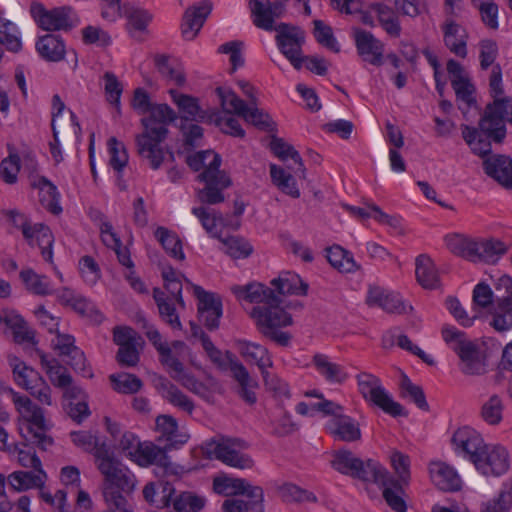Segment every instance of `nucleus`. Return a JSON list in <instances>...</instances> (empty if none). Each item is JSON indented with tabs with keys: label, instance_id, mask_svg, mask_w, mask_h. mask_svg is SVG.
Listing matches in <instances>:
<instances>
[{
	"label": "nucleus",
	"instance_id": "f257e3e1",
	"mask_svg": "<svg viewBox=\"0 0 512 512\" xmlns=\"http://www.w3.org/2000/svg\"><path fill=\"white\" fill-rule=\"evenodd\" d=\"M490 93L494 98L487 104L479 121V128L462 125V136L471 150L485 156L491 152V141L502 143L506 137L505 122L512 124V98L503 95L502 71L499 65L493 67L490 75Z\"/></svg>",
	"mask_w": 512,
	"mask_h": 512
},
{
	"label": "nucleus",
	"instance_id": "f03ea898",
	"mask_svg": "<svg viewBox=\"0 0 512 512\" xmlns=\"http://www.w3.org/2000/svg\"><path fill=\"white\" fill-rule=\"evenodd\" d=\"M96 465L103 475L101 493L106 505L105 512H134L125 494L135 489V475L114 458L111 450L100 448Z\"/></svg>",
	"mask_w": 512,
	"mask_h": 512
},
{
	"label": "nucleus",
	"instance_id": "7ed1b4c3",
	"mask_svg": "<svg viewBox=\"0 0 512 512\" xmlns=\"http://www.w3.org/2000/svg\"><path fill=\"white\" fill-rule=\"evenodd\" d=\"M18 418V429L22 438L29 443L47 450L53 444V439L47 434L50 423L45 418L44 410L33 402L27 395L14 389L9 390Z\"/></svg>",
	"mask_w": 512,
	"mask_h": 512
},
{
	"label": "nucleus",
	"instance_id": "20e7f679",
	"mask_svg": "<svg viewBox=\"0 0 512 512\" xmlns=\"http://www.w3.org/2000/svg\"><path fill=\"white\" fill-rule=\"evenodd\" d=\"M441 333L445 343L459 357L462 373L482 375L486 372V356L476 342L468 339L464 332L454 326H443Z\"/></svg>",
	"mask_w": 512,
	"mask_h": 512
},
{
	"label": "nucleus",
	"instance_id": "39448f33",
	"mask_svg": "<svg viewBox=\"0 0 512 512\" xmlns=\"http://www.w3.org/2000/svg\"><path fill=\"white\" fill-rule=\"evenodd\" d=\"M15 384L29 392L39 403L47 406L53 404L51 388L34 368L28 366L15 355L7 356Z\"/></svg>",
	"mask_w": 512,
	"mask_h": 512
},
{
	"label": "nucleus",
	"instance_id": "423d86ee",
	"mask_svg": "<svg viewBox=\"0 0 512 512\" xmlns=\"http://www.w3.org/2000/svg\"><path fill=\"white\" fill-rule=\"evenodd\" d=\"M247 448L245 441L237 438H213L205 442L204 453L210 459H216L222 463L239 469L251 468L253 460L241 451Z\"/></svg>",
	"mask_w": 512,
	"mask_h": 512
},
{
	"label": "nucleus",
	"instance_id": "0eeeda50",
	"mask_svg": "<svg viewBox=\"0 0 512 512\" xmlns=\"http://www.w3.org/2000/svg\"><path fill=\"white\" fill-rule=\"evenodd\" d=\"M335 470L365 482L385 481V468L375 460L362 461L347 450L338 451L332 461Z\"/></svg>",
	"mask_w": 512,
	"mask_h": 512
},
{
	"label": "nucleus",
	"instance_id": "6e6552de",
	"mask_svg": "<svg viewBox=\"0 0 512 512\" xmlns=\"http://www.w3.org/2000/svg\"><path fill=\"white\" fill-rule=\"evenodd\" d=\"M10 223L22 231L23 237L30 246L37 245L46 262L53 263L52 245L54 238L50 228L42 223L32 224L29 219L17 210L5 212Z\"/></svg>",
	"mask_w": 512,
	"mask_h": 512
},
{
	"label": "nucleus",
	"instance_id": "1a4fd4ad",
	"mask_svg": "<svg viewBox=\"0 0 512 512\" xmlns=\"http://www.w3.org/2000/svg\"><path fill=\"white\" fill-rule=\"evenodd\" d=\"M356 380L358 390L366 401L394 417L402 414L401 404L392 399L377 376L368 372H361L357 374Z\"/></svg>",
	"mask_w": 512,
	"mask_h": 512
},
{
	"label": "nucleus",
	"instance_id": "9d476101",
	"mask_svg": "<svg viewBox=\"0 0 512 512\" xmlns=\"http://www.w3.org/2000/svg\"><path fill=\"white\" fill-rule=\"evenodd\" d=\"M168 134L167 128L146 124L144 131L137 135L136 145L138 154L149 161L150 167L157 170L164 161V149L162 143Z\"/></svg>",
	"mask_w": 512,
	"mask_h": 512
},
{
	"label": "nucleus",
	"instance_id": "9b49d317",
	"mask_svg": "<svg viewBox=\"0 0 512 512\" xmlns=\"http://www.w3.org/2000/svg\"><path fill=\"white\" fill-rule=\"evenodd\" d=\"M31 14L37 25L45 31H67L79 22L75 12L67 6L46 9L42 4H33Z\"/></svg>",
	"mask_w": 512,
	"mask_h": 512
},
{
	"label": "nucleus",
	"instance_id": "f8f14e48",
	"mask_svg": "<svg viewBox=\"0 0 512 512\" xmlns=\"http://www.w3.org/2000/svg\"><path fill=\"white\" fill-rule=\"evenodd\" d=\"M191 286L197 299L198 320L208 330L218 329L223 314L221 297L213 292L204 290L201 286L186 281Z\"/></svg>",
	"mask_w": 512,
	"mask_h": 512
},
{
	"label": "nucleus",
	"instance_id": "ddd939ff",
	"mask_svg": "<svg viewBox=\"0 0 512 512\" xmlns=\"http://www.w3.org/2000/svg\"><path fill=\"white\" fill-rule=\"evenodd\" d=\"M275 30L277 31L276 43L279 50L295 69H301L304 62V57H302V46L305 42L304 31L285 23L278 25Z\"/></svg>",
	"mask_w": 512,
	"mask_h": 512
},
{
	"label": "nucleus",
	"instance_id": "4468645a",
	"mask_svg": "<svg viewBox=\"0 0 512 512\" xmlns=\"http://www.w3.org/2000/svg\"><path fill=\"white\" fill-rule=\"evenodd\" d=\"M251 317L264 335H267L270 330L292 324V317L281 307V299L276 294L275 301L272 303L254 307Z\"/></svg>",
	"mask_w": 512,
	"mask_h": 512
},
{
	"label": "nucleus",
	"instance_id": "2eb2a0df",
	"mask_svg": "<svg viewBox=\"0 0 512 512\" xmlns=\"http://www.w3.org/2000/svg\"><path fill=\"white\" fill-rule=\"evenodd\" d=\"M214 490L218 494L229 495H246L251 499V509L256 512H263L264 492L260 486H253L249 482L240 478H215Z\"/></svg>",
	"mask_w": 512,
	"mask_h": 512
},
{
	"label": "nucleus",
	"instance_id": "dca6fc26",
	"mask_svg": "<svg viewBox=\"0 0 512 512\" xmlns=\"http://www.w3.org/2000/svg\"><path fill=\"white\" fill-rule=\"evenodd\" d=\"M114 342L119 346L117 361L121 366L134 367L140 360L139 349L143 340L130 327H116L113 332Z\"/></svg>",
	"mask_w": 512,
	"mask_h": 512
},
{
	"label": "nucleus",
	"instance_id": "f3484780",
	"mask_svg": "<svg viewBox=\"0 0 512 512\" xmlns=\"http://www.w3.org/2000/svg\"><path fill=\"white\" fill-rule=\"evenodd\" d=\"M199 182L204 183V187L196 192L197 199L202 204L215 205L225 200L223 191L231 186L232 181L225 171H219L211 174L200 173L197 176Z\"/></svg>",
	"mask_w": 512,
	"mask_h": 512
},
{
	"label": "nucleus",
	"instance_id": "a211bd4d",
	"mask_svg": "<svg viewBox=\"0 0 512 512\" xmlns=\"http://www.w3.org/2000/svg\"><path fill=\"white\" fill-rule=\"evenodd\" d=\"M451 443L454 452L472 463L483 454L486 444L475 429L469 426L458 428L452 435Z\"/></svg>",
	"mask_w": 512,
	"mask_h": 512
},
{
	"label": "nucleus",
	"instance_id": "6ab92c4d",
	"mask_svg": "<svg viewBox=\"0 0 512 512\" xmlns=\"http://www.w3.org/2000/svg\"><path fill=\"white\" fill-rule=\"evenodd\" d=\"M473 464L481 474L498 477L509 470V453L503 446L486 445L483 454L474 460Z\"/></svg>",
	"mask_w": 512,
	"mask_h": 512
},
{
	"label": "nucleus",
	"instance_id": "aec40b11",
	"mask_svg": "<svg viewBox=\"0 0 512 512\" xmlns=\"http://www.w3.org/2000/svg\"><path fill=\"white\" fill-rule=\"evenodd\" d=\"M211 10L212 3L208 0H203L186 9L181 23L184 39L193 40L198 35Z\"/></svg>",
	"mask_w": 512,
	"mask_h": 512
},
{
	"label": "nucleus",
	"instance_id": "412c9836",
	"mask_svg": "<svg viewBox=\"0 0 512 512\" xmlns=\"http://www.w3.org/2000/svg\"><path fill=\"white\" fill-rule=\"evenodd\" d=\"M41 365L48 375L51 383L64 390V397L75 398L81 393L79 387L72 385V377L67 369L56 359L41 355Z\"/></svg>",
	"mask_w": 512,
	"mask_h": 512
},
{
	"label": "nucleus",
	"instance_id": "4be33fe9",
	"mask_svg": "<svg viewBox=\"0 0 512 512\" xmlns=\"http://www.w3.org/2000/svg\"><path fill=\"white\" fill-rule=\"evenodd\" d=\"M354 38L358 54L364 61L375 66H380L383 63L384 45L372 33L354 29Z\"/></svg>",
	"mask_w": 512,
	"mask_h": 512
},
{
	"label": "nucleus",
	"instance_id": "5701e85b",
	"mask_svg": "<svg viewBox=\"0 0 512 512\" xmlns=\"http://www.w3.org/2000/svg\"><path fill=\"white\" fill-rule=\"evenodd\" d=\"M131 461L142 467L157 465L163 467L165 471L173 472L172 462L166 453V449L150 441L140 442Z\"/></svg>",
	"mask_w": 512,
	"mask_h": 512
},
{
	"label": "nucleus",
	"instance_id": "b1692460",
	"mask_svg": "<svg viewBox=\"0 0 512 512\" xmlns=\"http://www.w3.org/2000/svg\"><path fill=\"white\" fill-rule=\"evenodd\" d=\"M157 440L165 442V449L175 448L188 442L189 435L178 429L176 419L170 415H160L155 421Z\"/></svg>",
	"mask_w": 512,
	"mask_h": 512
},
{
	"label": "nucleus",
	"instance_id": "393cba45",
	"mask_svg": "<svg viewBox=\"0 0 512 512\" xmlns=\"http://www.w3.org/2000/svg\"><path fill=\"white\" fill-rule=\"evenodd\" d=\"M447 72L451 78V85L456 93L457 99L471 106L475 103L474 86L466 77L461 64L453 59L447 62Z\"/></svg>",
	"mask_w": 512,
	"mask_h": 512
},
{
	"label": "nucleus",
	"instance_id": "a878e982",
	"mask_svg": "<svg viewBox=\"0 0 512 512\" xmlns=\"http://www.w3.org/2000/svg\"><path fill=\"white\" fill-rule=\"evenodd\" d=\"M327 432L336 440L352 442L361 438L358 424L351 417L339 414L326 423Z\"/></svg>",
	"mask_w": 512,
	"mask_h": 512
},
{
	"label": "nucleus",
	"instance_id": "bb28decb",
	"mask_svg": "<svg viewBox=\"0 0 512 512\" xmlns=\"http://www.w3.org/2000/svg\"><path fill=\"white\" fill-rule=\"evenodd\" d=\"M366 302L369 306H377L388 313H402L405 306L399 294L388 291L379 286H370Z\"/></svg>",
	"mask_w": 512,
	"mask_h": 512
},
{
	"label": "nucleus",
	"instance_id": "cd10ccee",
	"mask_svg": "<svg viewBox=\"0 0 512 512\" xmlns=\"http://www.w3.org/2000/svg\"><path fill=\"white\" fill-rule=\"evenodd\" d=\"M429 474L432 482L443 491H457L461 488V478L458 473L444 462H431Z\"/></svg>",
	"mask_w": 512,
	"mask_h": 512
},
{
	"label": "nucleus",
	"instance_id": "c85d7f7f",
	"mask_svg": "<svg viewBox=\"0 0 512 512\" xmlns=\"http://www.w3.org/2000/svg\"><path fill=\"white\" fill-rule=\"evenodd\" d=\"M231 291L240 301L257 303L259 305L275 301L274 291L257 282L248 283L246 285H234L231 287Z\"/></svg>",
	"mask_w": 512,
	"mask_h": 512
},
{
	"label": "nucleus",
	"instance_id": "c756f323",
	"mask_svg": "<svg viewBox=\"0 0 512 512\" xmlns=\"http://www.w3.org/2000/svg\"><path fill=\"white\" fill-rule=\"evenodd\" d=\"M312 365L317 373L330 384H341L348 378L345 368L333 362L328 355L316 353L312 358Z\"/></svg>",
	"mask_w": 512,
	"mask_h": 512
},
{
	"label": "nucleus",
	"instance_id": "7c9ffc66",
	"mask_svg": "<svg viewBox=\"0 0 512 512\" xmlns=\"http://www.w3.org/2000/svg\"><path fill=\"white\" fill-rule=\"evenodd\" d=\"M155 387L162 398L169 402L171 405L189 414L193 412V401L167 378L159 377L155 382Z\"/></svg>",
	"mask_w": 512,
	"mask_h": 512
},
{
	"label": "nucleus",
	"instance_id": "2f4dec72",
	"mask_svg": "<svg viewBox=\"0 0 512 512\" xmlns=\"http://www.w3.org/2000/svg\"><path fill=\"white\" fill-rule=\"evenodd\" d=\"M47 479L48 476L44 470H19L12 472L7 477L10 488L16 492H24L45 486Z\"/></svg>",
	"mask_w": 512,
	"mask_h": 512
},
{
	"label": "nucleus",
	"instance_id": "473e14b6",
	"mask_svg": "<svg viewBox=\"0 0 512 512\" xmlns=\"http://www.w3.org/2000/svg\"><path fill=\"white\" fill-rule=\"evenodd\" d=\"M31 186L39 191V201L44 208L56 215L62 212L60 193L49 179L44 176L35 177Z\"/></svg>",
	"mask_w": 512,
	"mask_h": 512
},
{
	"label": "nucleus",
	"instance_id": "72a5a7b5",
	"mask_svg": "<svg viewBox=\"0 0 512 512\" xmlns=\"http://www.w3.org/2000/svg\"><path fill=\"white\" fill-rule=\"evenodd\" d=\"M487 175L506 187H512V159L504 155H495L484 160Z\"/></svg>",
	"mask_w": 512,
	"mask_h": 512
},
{
	"label": "nucleus",
	"instance_id": "f704fd0d",
	"mask_svg": "<svg viewBox=\"0 0 512 512\" xmlns=\"http://www.w3.org/2000/svg\"><path fill=\"white\" fill-rule=\"evenodd\" d=\"M35 48L43 59L50 62L61 61L66 53L63 39L55 34H46L39 37Z\"/></svg>",
	"mask_w": 512,
	"mask_h": 512
},
{
	"label": "nucleus",
	"instance_id": "c9c22d12",
	"mask_svg": "<svg viewBox=\"0 0 512 512\" xmlns=\"http://www.w3.org/2000/svg\"><path fill=\"white\" fill-rule=\"evenodd\" d=\"M446 47L456 56H467V34L464 28L454 21H447L443 27Z\"/></svg>",
	"mask_w": 512,
	"mask_h": 512
},
{
	"label": "nucleus",
	"instance_id": "e433bc0d",
	"mask_svg": "<svg viewBox=\"0 0 512 512\" xmlns=\"http://www.w3.org/2000/svg\"><path fill=\"white\" fill-rule=\"evenodd\" d=\"M153 298L157 304L161 319L172 329L181 330L182 324L176 311L177 301L159 288H154Z\"/></svg>",
	"mask_w": 512,
	"mask_h": 512
},
{
	"label": "nucleus",
	"instance_id": "4c0bfd02",
	"mask_svg": "<svg viewBox=\"0 0 512 512\" xmlns=\"http://www.w3.org/2000/svg\"><path fill=\"white\" fill-rule=\"evenodd\" d=\"M235 344L239 353L246 360L253 361L261 372L272 366V359L264 346L247 340H237Z\"/></svg>",
	"mask_w": 512,
	"mask_h": 512
},
{
	"label": "nucleus",
	"instance_id": "58836bf2",
	"mask_svg": "<svg viewBox=\"0 0 512 512\" xmlns=\"http://www.w3.org/2000/svg\"><path fill=\"white\" fill-rule=\"evenodd\" d=\"M507 250V245L497 239L476 240L473 262L495 263Z\"/></svg>",
	"mask_w": 512,
	"mask_h": 512
},
{
	"label": "nucleus",
	"instance_id": "ea45409f",
	"mask_svg": "<svg viewBox=\"0 0 512 512\" xmlns=\"http://www.w3.org/2000/svg\"><path fill=\"white\" fill-rule=\"evenodd\" d=\"M169 94L173 103L177 106L182 118L198 121L205 118V113L200 108L196 97L183 94L177 90L170 89Z\"/></svg>",
	"mask_w": 512,
	"mask_h": 512
},
{
	"label": "nucleus",
	"instance_id": "a19ab883",
	"mask_svg": "<svg viewBox=\"0 0 512 512\" xmlns=\"http://www.w3.org/2000/svg\"><path fill=\"white\" fill-rule=\"evenodd\" d=\"M326 257L332 267L341 273H354L361 269L353 254L340 245H333L326 250Z\"/></svg>",
	"mask_w": 512,
	"mask_h": 512
},
{
	"label": "nucleus",
	"instance_id": "79ce46f5",
	"mask_svg": "<svg viewBox=\"0 0 512 512\" xmlns=\"http://www.w3.org/2000/svg\"><path fill=\"white\" fill-rule=\"evenodd\" d=\"M271 285L275 287L279 294L305 296L308 292V284L294 272H283L278 278L271 281Z\"/></svg>",
	"mask_w": 512,
	"mask_h": 512
},
{
	"label": "nucleus",
	"instance_id": "37998d69",
	"mask_svg": "<svg viewBox=\"0 0 512 512\" xmlns=\"http://www.w3.org/2000/svg\"><path fill=\"white\" fill-rule=\"evenodd\" d=\"M415 274L418 283L425 289H435L439 285V276L432 259L421 254L416 258Z\"/></svg>",
	"mask_w": 512,
	"mask_h": 512
},
{
	"label": "nucleus",
	"instance_id": "c03bdc74",
	"mask_svg": "<svg viewBox=\"0 0 512 512\" xmlns=\"http://www.w3.org/2000/svg\"><path fill=\"white\" fill-rule=\"evenodd\" d=\"M385 481L374 482L383 488V497L387 504L395 512H407V506L403 498L401 497V486L398 481L393 479L389 472L385 469Z\"/></svg>",
	"mask_w": 512,
	"mask_h": 512
},
{
	"label": "nucleus",
	"instance_id": "a18cd8bd",
	"mask_svg": "<svg viewBox=\"0 0 512 512\" xmlns=\"http://www.w3.org/2000/svg\"><path fill=\"white\" fill-rule=\"evenodd\" d=\"M270 177L272 183L282 193L295 199L300 197L301 193L294 176L284 168L276 164H270Z\"/></svg>",
	"mask_w": 512,
	"mask_h": 512
},
{
	"label": "nucleus",
	"instance_id": "49530a36",
	"mask_svg": "<svg viewBox=\"0 0 512 512\" xmlns=\"http://www.w3.org/2000/svg\"><path fill=\"white\" fill-rule=\"evenodd\" d=\"M270 149L282 161L291 158L296 165V167L291 168L293 172L299 177L305 178V167L302 158L293 146L281 138L273 137L270 142Z\"/></svg>",
	"mask_w": 512,
	"mask_h": 512
},
{
	"label": "nucleus",
	"instance_id": "de8ad7c7",
	"mask_svg": "<svg viewBox=\"0 0 512 512\" xmlns=\"http://www.w3.org/2000/svg\"><path fill=\"white\" fill-rule=\"evenodd\" d=\"M221 162L220 155L211 150L200 151L187 157L188 166L194 171L203 169L201 173L213 174L221 171Z\"/></svg>",
	"mask_w": 512,
	"mask_h": 512
},
{
	"label": "nucleus",
	"instance_id": "09e8293b",
	"mask_svg": "<svg viewBox=\"0 0 512 512\" xmlns=\"http://www.w3.org/2000/svg\"><path fill=\"white\" fill-rule=\"evenodd\" d=\"M490 314L489 324L497 332L504 333L512 330V304L496 299Z\"/></svg>",
	"mask_w": 512,
	"mask_h": 512
},
{
	"label": "nucleus",
	"instance_id": "8fccbe9b",
	"mask_svg": "<svg viewBox=\"0 0 512 512\" xmlns=\"http://www.w3.org/2000/svg\"><path fill=\"white\" fill-rule=\"evenodd\" d=\"M446 247L455 255L461 256L473 262L476 240L463 234H448L444 237Z\"/></svg>",
	"mask_w": 512,
	"mask_h": 512
},
{
	"label": "nucleus",
	"instance_id": "3c124183",
	"mask_svg": "<svg viewBox=\"0 0 512 512\" xmlns=\"http://www.w3.org/2000/svg\"><path fill=\"white\" fill-rule=\"evenodd\" d=\"M170 376L183 387L193 393L200 394L205 390L204 384L192 374L185 371L183 364L176 359L167 367Z\"/></svg>",
	"mask_w": 512,
	"mask_h": 512
},
{
	"label": "nucleus",
	"instance_id": "603ef678",
	"mask_svg": "<svg viewBox=\"0 0 512 512\" xmlns=\"http://www.w3.org/2000/svg\"><path fill=\"white\" fill-rule=\"evenodd\" d=\"M154 235L172 258L180 261L185 259L181 240L175 233L165 227H158Z\"/></svg>",
	"mask_w": 512,
	"mask_h": 512
},
{
	"label": "nucleus",
	"instance_id": "864d4df0",
	"mask_svg": "<svg viewBox=\"0 0 512 512\" xmlns=\"http://www.w3.org/2000/svg\"><path fill=\"white\" fill-rule=\"evenodd\" d=\"M216 93L220 99L221 107L227 114H234L242 117L247 110V103L242 100L234 91L226 87L216 88Z\"/></svg>",
	"mask_w": 512,
	"mask_h": 512
},
{
	"label": "nucleus",
	"instance_id": "5fc2aeb1",
	"mask_svg": "<svg viewBox=\"0 0 512 512\" xmlns=\"http://www.w3.org/2000/svg\"><path fill=\"white\" fill-rule=\"evenodd\" d=\"M3 322L12 330L16 343H30L34 340V333L29 329L25 320L17 313H5Z\"/></svg>",
	"mask_w": 512,
	"mask_h": 512
},
{
	"label": "nucleus",
	"instance_id": "6e6d98bb",
	"mask_svg": "<svg viewBox=\"0 0 512 512\" xmlns=\"http://www.w3.org/2000/svg\"><path fill=\"white\" fill-rule=\"evenodd\" d=\"M251 15L253 17V24L265 31L275 30L273 25V18L268 7V0H249L248 2Z\"/></svg>",
	"mask_w": 512,
	"mask_h": 512
},
{
	"label": "nucleus",
	"instance_id": "4d7b16f0",
	"mask_svg": "<svg viewBox=\"0 0 512 512\" xmlns=\"http://www.w3.org/2000/svg\"><path fill=\"white\" fill-rule=\"evenodd\" d=\"M0 44L10 52L17 53L22 48L18 27L11 21L0 18Z\"/></svg>",
	"mask_w": 512,
	"mask_h": 512
},
{
	"label": "nucleus",
	"instance_id": "13d9d810",
	"mask_svg": "<svg viewBox=\"0 0 512 512\" xmlns=\"http://www.w3.org/2000/svg\"><path fill=\"white\" fill-rule=\"evenodd\" d=\"M192 214L199 219L202 227L210 236L214 238L219 237L218 225L222 223V215L220 213L211 208L199 206L192 208Z\"/></svg>",
	"mask_w": 512,
	"mask_h": 512
},
{
	"label": "nucleus",
	"instance_id": "bf43d9fd",
	"mask_svg": "<svg viewBox=\"0 0 512 512\" xmlns=\"http://www.w3.org/2000/svg\"><path fill=\"white\" fill-rule=\"evenodd\" d=\"M151 20L152 15L147 10L131 9L127 12V30L129 34L133 38L140 39Z\"/></svg>",
	"mask_w": 512,
	"mask_h": 512
},
{
	"label": "nucleus",
	"instance_id": "052dcab7",
	"mask_svg": "<svg viewBox=\"0 0 512 512\" xmlns=\"http://www.w3.org/2000/svg\"><path fill=\"white\" fill-rule=\"evenodd\" d=\"M148 113L149 116L141 120L143 127H146V124H151L152 127L161 126L162 128H167V124L176 119L175 111L167 104L152 105Z\"/></svg>",
	"mask_w": 512,
	"mask_h": 512
},
{
	"label": "nucleus",
	"instance_id": "680f3d73",
	"mask_svg": "<svg viewBox=\"0 0 512 512\" xmlns=\"http://www.w3.org/2000/svg\"><path fill=\"white\" fill-rule=\"evenodd\" d=\"M20 277L29 291L37 295L52 293V286L48 277L35 273L32 269L22 270Z\"/></svg>",
	"mask_w": 512,
	"mask_h": 512
},
{
	"label": "nucleus",
	"instance_id": "e2e57ef3",
	"mask_svg": "<svg viewBox=\"0 0 512 512\" xmlns=\"http://www.w3.org/2000/svg\"><path fill=\"white\" fill-rule=\"evenodd\" d=\"M155 64L160 74L168 81L179 86L185 82V76L180 65L171 61L167 56H157Z\"/></svg>",
	"mask_w": 512,
	"mask_h": 512
},
{
	"label": "nucleus",
	"instance_id": "0e129e2a",
	"mask_svg": "<svg viewBox=\"0 0 512 512\" xmlns=\"http://www.w3.org/2000/svg\"><path fill=\"white\" fill-rule=\"evenodd\" d=\"M72 442L84 451L90 452L94 455L95 461L97 462V453L100 448L110 450L109 446L105 442H100L99 439L87 431L72 432L70 434Z\"/></svg>",
	"mask_w": 512,
	"mask_h": 512
},
{
	"label": "nucleus",
	"instance_id": "69168bd1",
	"mask_svg": "<svg viewBox=\"0 0 512 512\" xmlns=\"http://www.w3.org/2000/svg\"><path fill=\"white\" fill-rule=\"evenodd\" d=\"M110 381L113 389L123 394L137 393L143 386L141 379L129 373L112 374Z\"/></svg>",
	"mask_w": 512,
	"mask_h": 512
},
{
	"label": "nucleus",
	"instance_id": "338daca9",
	"mask_svg": "<svg viewBox=\"0 0 512 512\" xmlns=\"http://www.w3.org/2000/svg\"><path fill=\"white\" fill-rule=\"evenodd\" d=\"M204 505L205 499L191 492H183L173 500L177 512H199Z\"/></svg>",
	"mask_w": 512,
	"mask_h": 512
},
{
	"label": "nucleus",
	"instance_id": "774afa93",
	"mask_svg": "<svg viewBox=\"0 0 512 512\" xmlns=\"http://www.w3.org/2000/svg\"><path fill=\"white\" fill-rule=\"evenodd\" d=\"M512 507V491L501 489L498 496L483 502L481 512H509Z\"/></svg>",
	"mask_w": 512,
	"mask_h": 512
}]
</instances>
